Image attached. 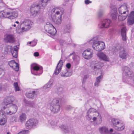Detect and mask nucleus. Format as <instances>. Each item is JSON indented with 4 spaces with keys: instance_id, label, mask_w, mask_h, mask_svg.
<instances>
[{
    "instance_id": "obj_9",
    "label": "nucleus",
    "mask_w": 134,
    "mask_h": 134,
    "mask_svg": "<svg viewBox=\"0 0 134 134\" xmlns=\"http://www.w3.org/2000/svg\"><path fill=\"white\" fill-rule=\"evenodd\" d=\"M31 73L36 75H40L43 71L42 67L36 64L31 65Z\"/></svg>"
},
{
    "instance_id": "obj_2",
    "label": "nucleus",
    "mask_w": 134,
    "mask_h": 134,
    "mask_svg": "<svg viewBox=\"0 0 134 134\" xmlns=\"http://www.w3.org/2000/svg\"><path fill=\"white\" fill-rule=\"evenodd\" d=\"M63 12L62 8L59 7H55L52 9V14L51 17L54 23L57 24H59L62 22V15Z\"/></svg>"
},
{
    "instance_id": "obj_20",
    "label": "nucleus",
    "mask_w": 134,
    "mask_h": 134,
    "mask_svg": "<svg viewBox=\"0 0 134 134\" xmlns=\"http://www.w3.org/2000/svg\"><path fill=\"white\" fill-rule=\"evenodd\" d=\"M71 28V25L70 23V19H68L66 22L64 31L65 32H69L70 31V30Z\"/></svg>"
},
{
    "instance_id": "obj_55",
    "label": "nucleus",
    "mask_w": 134,
    "mask_h": 134,
    "mask_svg": "<svg viewBox=\"0 0 134 134\" xmlns=\"http://www.w3.org/2000/svg\"><path fill=\"white\" fill-rule=\"evenodd\" d=\"M85 3L86 4H88L90 3H91V1H90L89 0H86L85 1Z\"/></svg>"
},
{
    "instance_id": "obj_34",
    "label": "nucleus",
    "mask_w": 134,
    "mask_h": 134,
    "mask_svg": "<svg viewBox=\"0 0 134 134\" xmlns=\"http://www.w3.org/2000/svg\"><path fill=\"white\" fill-rule=\"evenodd\" d=\"M103 65V64H102L100 62H98L95 64L93 66H92V69L96 70V69L101 68Z\"/></svg>"
},
{
    "instance_id": "obj_42",
    "label": "nucleus",
    "mask_w": 134,
    "mask_h": 134,
    "mask_svg": "<svg viewBox=\"0 0 134 134\" xmlns=\"http://www.w3.org/2000/svg\"><path fill=\"white\" fill-rule=\"evenodd\" d=\"M12 47L10 46H6L4 48V53L7 54L8 52L9 51L11 52V50L12 49Z\"/></svg>"
},
{
    "instance_id": "obj_5",
    "label": "nucleus",
    "mask_w": 134,
    "mask_h": 134,
    "mask_svg": "<svg viewBox=\"0 0 134 134\" xmlns=\"http://www.w3.org/2000/svg\"><path fill=\"white\" fill-rule=\"evenodd\" d=\"M128 5L126 3H123L119 8V15L118 19L122 21L125 20L128 15L129 13Z\"/></svg>"
},
{
    "instance_id": "obj_48",
    "label": "nucleus",
    "mask_w": 134,
    "mask_h": 134,
    "mask_svg": "<svg viewBox=\"0 0 134 134\" xmlns=\"http://www.w3.org/2000/svg\"><path fill=\"white\" fill-rule=\"evenodd\" d=\"M104 11L103 10H100L99 11L98 14V17H100L103 15Z\"/></svg>"
},
{
    "instance_id": "obj_57",
    "label": "nucleus",
    "mask_w": 134,
    "mask_h": 134,
    "mask_svg": "<svg viewBox=\"0 0 134 134\" xmlns=\"http://www.w3.org/2000/svg\"><path fill=\"white\" fill-rule=\"evenodd\" d=\"M34 55L35 57H38L39 55V53L37 52H35L34 53Z\"/></svg>"
},
{
    "instance_id": "obj_51",
    "label": "nucleus",
    "mask_w": 134,
    "mask_h": 134,
    "mask_svg": "<svg viewBox=\"0 0 134 134\" xmlns=\"http://www.w3.org/2000/svg\"><path fill=\"white\" fill-rule=\"evenodd\" d=\"M129 82L130 83H128V84L134 87V77L132 79V80L130 81Z\"/></svg>"
},
{
    "instance_id": "obj_35",
    "label": "nucleus",
    "mask_w": 134,
    "mask_h": 134,
    "mask_svg": "<svg viewBox=\"0 0 134 134\" xmlns=\"http://www.w3.org/2000/svg\"><path fill=\"white\" fill-rule=\"evenodd\" d=\"M53 79H51L48 83L44 87V88L46 89L49 88L53 83Z\"/></svg>"
},
{
    "instance_id": "obj_3",
    "label": "nucleus",
    "mask_w": 134,
    "mask_h": 134,
    "mask_svg": "<svg viewBox=\"0 0 134 134\" xmlns=\"http://www.w3.org/2000/svg\"><path fill=\"white\" fill-rule=\"evenodd\" d=\"M18 15V12L15 9H7L0 12V18H7L12 19L16 18Z\"/></svg>"
},
{
    "instance_id": "obj_6",
    "label": "nucleus",
    "mask_w": 134,
    "mask_h": 134,
    "mask_svg": "<svg viewBox=\"0 0 134 134\" xmlns=\"http://www.w3.org/2000/svg\"><path fill=\"white\" fill-rule=\"evenodd\" d=\"M89 43L92 44V48L97 51H101L105 47L104 43L98 40L97 37L93 38L89 41Z\"/></svg>"
},
{
    "instance_id": "obj_38",
    "label": "nucleus",
    "mask_w": 134,
    "mask_h": 134,
    "mask_svg": "<svg viewBox=\"0 0 134 134\" xmlns=\"http://www.w3.org/2000/svg\"><path fill=\"white\" fill-rule=\"evenodd\" d=\"M55 28L54 26L52 24H50L49 23H47V24L45 26V29L46 31L47 32V30H49V31L51 30V27Z\"/></svg>"
},
{
    "instance_id": "obj_23",
    "label": "nucleus",
    "mask_w": 134,
    "mask_h": 134,
    "mask_svg": "<svg viewBox=\"0 0 134 134\" xmlns=\"http://www.w3.org/2000/svg\"><path fill=\"white\" fill-rule=\"evenodd\" d=\"M97 55L100 59L105 61H108L109 60L108 57L103 53H98L97 54Z\"/></svg>"
},
{
    "instance_id": "obj_44",
    "label": "nucleus",
    "mask_w": 134,
    "mask_h": 134,
    "mask_svg": "<svg viewBox=\"0 0 134 134\" xmlns=\"http://www.w3.org/2000/svg\"><path fill=\"white\" fill-rule=\"evenodd\" d=\"M13 86L15 91H20V88L19 87L18 82H14L13 83Z\"/></svg>"
},
{
    "instance_id": "obj_43",
    "label": "nucleus",
    "mask_w": 134,
    "mask_h": 134,
    "mask_svg": "<svg viewBox=\"0 0 134 134\" xmlns=\"http://www.w3.org/2000/svg\"><path fill=\"white\" fill-rule=\"evenodd\" d=\"M96 110L93 108H91L88 110L87 113H92L93 116H95V113H97L96 112Z\"/></svg>"
},
{
    "instance_id": "obj_33",
    "label": "nucleus",
    "mask_w": 134,
    "mask_h": 134,
    "mask_svg": "<svg viewBox=\"0 0 134 134\" xmlns=\"http://www.w3.org/2000/svg\"><path fill=\"white\" fill-rule=\"evenodd\" d=\"M126 28L124 27L121 29V31L122 40L124 41H125L126 40Z\"/></svg>"
},
{
    "instance_id": "obj_21",
    "label": "nucleus",
    "mask_w": 134,
    "mask_h": 134,
    "mask_svg": "<svg viewBox=\"0 0 134 134\" xmlns=\"http://www.w3.org/2000/svg\"><path fill=\"white\" fill-rule=\"evenodd\" d=\"M26 96L27 98L33 99L36 96V92L35 91L31 90L26 93Z\"/></svg>"
},
{
    "instance_id": "obj_4",
    "label": "nucleus",
    "mask_w": 134,
    "mask_h": 134,
    "mask_svg": "<svg viewBox=\"0 0 134 134\" xmlns=\"http://www.w3.org/2000/svg\"><path fill=\"white\" fill-rule=\"evenodd\" d=\"M123 81L127 83H130L129 81L132 80L134 77V74L130 68L126 66L122 68Z\"/></svg>"
},
{
    "instance_id": "obj_24",
    "label": "nucleus",
    "mask_w": 134,
    "mask_h": 134,
    "mask_svg": "<svg viewBox=\"0 0 134 134\" xmlns=\"http://www.w3.org/2000/svg\"><path fill=\"white\" fill-rule=\"evenodd\" d=\"M72 74V72L68 69H66L62 71L60 73L61 76L63 77H69Z\"/></svg>"
},
{
    "instance_id": "obj_7",
    "label": "nucleus",
    "mask_w": 134,
    "mask_h": 134,
    "mask_svg": "<svg viewBox=\"0 0 134 134\" xmlns=\"http://www.w3.org/2000/svg\"><path fill=\"white\" fill-rule=\"evenodd\" d=\"M59 100L58 98H55L52 101L51 104H48L51 111L54 113H57L59 111L60 105Z\"/></svg>"
},
{
    "instance_id": "obj_52",
    "label": "nucleus",
    "mask_w": 134,
    "mask_h": 134,
    "mask_svg": "<svg viewBox=\"0 0 134 134\" xmlns=\"http://www.w3.org/2000/svg\"><path fill=\"white\" fill-rule=\"evenodd\" d=\"M43 21V17L42 16H39L37 19V21L39 23H41Z\"/></svg>"
},
{
    "instance_id": "obj_15",
    "label": "nucleus",
    "mask_w": 134,
    "mask_h": 134,
    "mask_svg": "<svg viewBox=\"0 0 134 134\" xmlns=\"http://www.w3.org/2000/svg\"><path fill=\"white\" fill-rule=\"evenodd\" d=\"M111 22V20L109 19H102L98 25V27L100 28H107L109 26Z\"/></svg>"
},
{
    "instance_id": "obj_14",
    "label": "nucleus",
    "mask_w": 134,
    "mask_h": 134,
    "mask_svg": "<svg viewBox=\"0 0 134 134\" xmlns=\"http://www.w3.org/2000/svg\"><path fill=\"white\" fill-rule=\"evenodd\" d=\"M110 15L112 19L115 20L116 19L118 16L117 9L115 6L111 5L110 7Z\"/></svg>"
},
{
    "instance_id": "obj_32",
    "label": "nucleus",
    "mask_w": 134,
    "mask_h": 134,
    "mask_svg": "<svg viewBox=\"0 0 134 134\" xmlns=\"http://www.w3.org/2000/svg\"><path fill=\"white\" fill-rule=\"evenodd\" d=\"M96 116L95 118H96V123L97 124H99L102 122V119L100 114L98 113H95V116Z\"/></svg>"
},
{
    "instance_id": "obj_58",
    "label": "nucleus",
    "mask_w": 134,
    "mask_h": 134,
    "mask_svg": "<svg viewBox=\"0 0 134 134\" xmlns=\"http://www.w3.org/2000/svg\"><path fill=\"white\" fill-rule=\"evenodd\" d=\"M72 108L70 106H68L67 108V109L68 110H70Z\"/></svg>"
},
{
    "instance_id": "obj_12",
    "label": "nucleus",
    "mask_w": 134,
    "mask_h": 134,
    "mask_svg": "<svg viewBox=\"0 0 134 134\" xmlns=\"http://www.w3.org/2000/svg\"><path fill=\"white\" fill-rule=\"evenodd\" d=\"M41 8L39 5L37 4L36 5H32L30 9L31 14L33 16H35L39 14L40 9Z\"/></svg>"
},
{
    "instance_id": "obj_10",
    "label": "nucleus",
    "mask_w": 134,
    "mask_h": 134,
    "mask_svg": "<svg viewBox=\"0 0 134 134\" xmlns=\"http://www.w3.org/2000/svg\"><path fill=\"white\" fill-rule=\"evenodd\" d=\"M112 125L115 129L118 131L123 130L125 128L124 124L121 123L119 120L115 118H113L111 120Z\"/></svg>"
},
{
    "instance_id": "obj_25",
    "label": "nucleus",
    "mask_w": 134,
    "mask_h": 134,
    "mask_svg": "<svg viewBox=\"0 0 134 134\" xmlns=\"http://www.w3.org/2000/svg\"><path fill=\"white\" fill-rule=\"evenodd\" d=\"M127 53L124 48H121L119 53V57L122 59H126L128 56Z\"/></svg>"
},
{
    "instance_id": "obj_59",
    "label": "nucleus",
    "mask_w": 134,
    "mask_h": 134,
    "mask_svg": "<svg viewBox=\"0 0 134 134\" xmlns=\"http://www.w3.org/2000/svg\"><path fill=\"white\" fill-rule=\"evenodd\" d=\"M3 4V6H5V4L4 3H3V2H2V3H0V4Z\"/></svg>"
},
{
    "instance_id": "obj_41",
    "label": "nucleus",
    "mask_w": 134,
    "mask_h": 134,
    "mask_svg": "<svg viewBox=\"0 0 134 134\" xmlns=\"http://www.w3.org/2000/svg\"><path fill=\"white\" fill-rule=\"evenodd\" d=\"M73 58L76 64L77 65L79 63L80 59L79 56L76 55L74 56V57H73Z\"/></svg>"
},
{
    "instance_id": "obj_11",
    "label": "nucleus",
    "mask_w": 134,
    "mask_h": 134,
    "mask_svg": "<svg viewBox=\"0 0 134 134\" xmlns=\"http://www.w3.org/2000/svg\"><path fill=\"white\" fill-rule=\"evenodd\" d=\"M13 97H8L5 99L6 102H9L10 101L11 102L10 104L9 105V108L10 111V113H12V114L16 113L17 110V106L15 104H13L12 103L13 100L12 98ZM10 112V111H9Z\"/></svg>"
},
{
    "instance_id": "obj_46",
    "label": "nucleus",
    "mask_w": 134,
    "mask_h": 134,
    "mask_svg": "<svg viewBox=\"0 0 134 134\" xmlns=\"http://www.w3.org/2000/svg\"><path fill=\"white\" fill-rule=\"evenodd\" d=\"M18 116L16 115H14L11 116L10 119L11 121L13 122H16L17 120Z\"/></svg>"
},
{
    "instance_id": "obj_50",
    "label": "nucleus",
    "mask_w": 134,
    "mask_h": 134,
    "mask_svg": "<svg viewBox=\"0 0 134 134\" xmlns=\"http://www.w3.org/2000/svg\"><path fill=\"white\" fill-rule=\"evenodd\" d=\"M37 40H34L32 41V43L31 46L32 47L36 45L37 43Z\"/></svg>"
},
{
    "instance_id": "obj_27",
    "label": "nucleus",
    "mask_w": 134,
    "mask_h": 134,
    "mask_svg": "<svg viewBox=\"0 0 134 134\" xmlns=\"http://www.w3.org/2000/svg\"><path fill=\"white\" fill-rule=\"evenodd\" d=\"M93 115L92 113H87L86 118L87 119L91 122H93L96 121V118L95 117H93Z\"/></svg>"
},
{
    "instance_id": "obj_28",
    "label": "nucleus",
    "mask_w": 134,
    "mask_h": 134,
    "mask_svg": "<svg viewBox=\"0 0 134 134\" xmlns=\"http://www.w3.org/2000/svg\"><path fill=\"white\" fill-rule=\"evenodd\" d=\"M50 1V0H40L39 1V5L41 7H42V9H44Z\"/></svg>"
},
{
    "instance_id": "obj_13",
    "label": "nucleus",
    "mask_w": 134,
    "mask_h": 134,
    "mask_svg": "<svg viewBox=\"0 0 134 134\" xmlns=\"http://www.w3.org/2000/svg\"><path fill=\"white\" fill-rule=\"evenodd\" d=\"M38 123V120L36 119H31L27 121L25 124L26 128L30 129L36 126Z\"/></svg>"
},
{
    "instance_id": "obj_31",
    "label": "nucleus",
    "mask_w": 134,
    "mask_h": 134,
    "mask_svg": "<svg viewBox=\"0 0 134 134\" xmlns=\"http://www.w3.org/2000/svg\"><path fill=\"white\" fill-rule=\"evenodd\" d=\"M99 130L101 134H108L109 133L108 129L104 126L99 127Z\"/></svg>"
},
{
    "instance_id": "obj_61",
    "label": "nucleus",
    "mask_w": 134,
    "mask_h": 134,
    "mask_svg": "<svg viewBox=\"0 0 134 134\" xmlns=\"http://www.w3.org/2000/svg\"><path fill=\"white\" fill-rule=\"evenodd\" d=\"M110 131L111 132H112L113 131V129H110Z\"/></svg>"
},
{
    "instance_id": "obj_18",
    "label": "nucleus",
    "mask_w": 134,
    "mask_h": 134,
    "mask_svg": "<svg viewBox=\"0 0 134 134\" xmlns=\"http://www.w3.org/2000/svg\"><path fill=\"white\" fill-rule=\"evenodd\" d=\"M63 64V61L60 60L56 67V69L54 71V74L57 75L60 72L62 69Z\"/></svg>"
},
{
    "instance_id": "obj_19",
    "label": "nucleus",
    "mask_w": 134,
    "mask_h": 134,
    "mask_svg": "<svg viewBox=\"0 0 134 134\" xmlns=\"http://www.w3.org/2000/svg\"><path fill=\"white\" fill-rule=\"evenodd\" d=\"M9 66L13 68L15 71H18L19 70V66L18 64L16 63L14 60H12L9 62Z\"/></svg>"
},
{
    "instance_id": "obj_60",
    "label": "nucleus",
    "mask_w": 134,
    "mask_h": 134,
    "mask_svg": "<svg viewBox=\"0 0 134 134\" xmlns=\"http://www.w3.org/2000/svg\"><path fill=\"white\" fill-rule=\"evenodd\" d=\"M32 43V41L30 42H28L27 43V44H31Z\"/></svg>"
},
{
    "instance_id": "obj_29",
    "label": "nucleus",
    "mask_w": 134,
    "mask_h": 134,
    "mask_svg": "<svg viewBox=\"0 0 134 134\" xmlns=\"http://www.w3.org/2000/svg\"><path fill=\"white\" fill-rule=\"evenodd\" d=\"M18 47L16 46H14L11 50V53L13 57L16 58L18 56L17 51Z\"/></svg>"
},
{
    "instance_id": "obj_49",
    "label": "nucleus",
    "mask_w": 134,
    "mask_h": 134,
    "mask_svg": "<svg viewBox=\"0 0 134 134\" xmlns=\"http://www.w3.org/2000/svg\"><path fill=\"white\" fill-rule=\"evenodd\" d=\"M29 132L28 130H25L19 132L18 134H27Z\"/></svg>"
},
{
    "instance_id": "obj_45",
    "label": "nucleus",
    "mask_w": 134,
    "mask_h": 134,
    "mask_svg": "<svg viewBox=\"0 0 134 134\" xmlns=\"http://www.w3.org/2000/svg\"><path fill=\"white\" fill-rule=\"evenodd\" d=\"M49 122L52 126H58V121L57 120H50Z\"/></svg>"
},
{
    "instance_id": "obj_53",
    "label": "nucleus",
    "mask_w": 134,
    "mask_h": 134,
    "mask_svg": "<svg viewBox=\"0 0 134 134\" xmlns=\"http://www.w3.org/2000/svg\"><path fill=\"white\" fill-rule=\"evenodd\" d=\"M35 104L33 102H30L29 103V106L30 107H33Z\"/></svg>"
},
{
    "instance_id": "obj_36",
    "label": "nucleus",
    "mask_w": 134,
    "mask_h": 134,
    "mask_svg": "<svg viewBox=\"0 0 134 134\" xmlns=\"http://www.w3.org/2000/svg\"><path fill=\"white\" fill-rule=\"evenodd\" d=\"M88 76L87 75H85L84 76L82 81V89L84 90H86V89L85 87V84L86 79L88 78Z\"/></svg>"
},
{
    "instance_id": "obj_40",
    "label": "nucleus",
    "mask_w": 134,
    "mask_h": 134,
    "mask_svg": "<svg viewBox=\"0 0 134 134\" xmlns=\"http://www.w3.org/2000/svg\"><path fill=\"white\" fill-rule=\"evenodd\" d=\"M26 119V115L25 113H22V114L20 116L19 119L20 122L25 121Z\"/></svg>"
},
{
    "instance_id": "obj_30",
    "label": "nucleus",
    "mask_w": 134,
    "mask_h": 134,
    "mask_svg": "<svg viewBox=\"0 0 134 134\" xmlns=\"http://www.w3.org/2000/svg\"><path fill=\"white\" fill-rule=\"evenodd\" d=\"M103 78V76L102 75H100L97 77L94 83V86L97 87H98Z\"/></svg>"
},
{
    "instance_id": "obj_1",
    "label": "nucleus",
    "mask_w": 134,
    "mask_h": 134,
    "mask_svg": "<svg viewBox=\"0 0 134 134\" xmlns=\"http://www.w3.org/2000/svg\"><path fill=\"white\" fill-rule=\"evenodd\" d=\"M5 100L2 103V108L3 109V112L0 111V125H3L7 122V115H11L12 114V113H10V111L9 105L11 102L10 101L7 102Z\"/></svg>"
},
{
    "instance_id": "obj_26",
    "label": "nucleus",
    "mask_w": 134,
    "mask_h": 134,
    "mask_svg": "<svg viewBox=\"0 0 134 134\" xmlns=\"http://www.w3.org/2000/svg\"><path fill=\"white\" fill-rule=\"evenodd\" d=\"M63 86L62 85H57L55 86V92L59 94H62L63 92Z\"/></svg>"
},
{
    "instance_id": "obj_16",
    "label": "nucleus",
    "mask_w": 134,
    "mask_h": 134,
    "mask_svg": "<svg viewBox=\"0 0 134 134\" xmlns=\"http://www.w3.org/2000/svg\"><path fill=\"white\" fill-rule=\"evenodd\" d=\"M93 54L92 50L91 49H87L83 52L82 56L85 58L87 59L92 57Z\"/></svg>"
},
{
    "instance_id": "obj_39",
    "label": "nucleus",
    "mask_w": 134,
    "mask_h": 134,
    "mask_svg": "<svg viewBox=\"0 0 134 134\" xmlns=\"http://www.w3.org/2000/svg\"><path fill=\"white\" fill-rule=\"evenodd\" d=\"M62 129V130L65 133H67L69 131V129L68 127L64 125H62L59 126Z\"/></svg>"
},
{
    "instance_id": "obj_54",
    "label": "nucleus",
    "mask_w": 134,
    "mask_h": 134,
    "mask_svg": "<svg viewBox=\"0 0 134 134\" xmlns=\"http://www.w3.org/2000/svg\"><path fill=\"white\" fill-rule=\"evenodd\" d=\"M66 66L67 68L69 69L71 66V65L70 63H68L66 65Z\"/></svg>"
},
{
    "instance_id": "obj_56",
    "label": "nucleus",
    "mask_w": 134,
    "mask_h": 134,
    "mask_svg": "<svg viewBox=\"0 0 134 134\" xmlns=\"http://www.w3.org/2000/svg\"><path fill=\"white\" fill-rule=\"evenodd\" d=\"M4 72V70L3 68L0 67V75Z\"/></svg>"
},
{
    "instance_id": "obj_37",
    "label": "nucleus",
    "mask_w": 134,
    "mask_h": 134,
    "mask_svg": "<svg viewBox=\"0 0 134 134\" xmlns=\"http://www.w3.org/2000/svg\"><path fill=\"white\" fill-rule=\"evenodd\" d=\"M51 30L49 31V30H47V32H48L49 34L51 35H54L56 34L57 31L56 29L55 28H51Z\"/></svg>"
},
{
    "instance_id": "obj_8",
    "label": "nucleus",
    "mask_w": 134,
    "mask_h": 134,
    "mask_svg": "<svg viewBox=\"0 0 134 134\" xmlns=\"http://www.w3.org/2000/svg\"><path fill=\"white\" fill-rule=\"evenodd\" d=\"M20 24V27L22 32L29 30L32 27L33 23L30 20L25 19L23 21H21Z\"/></svg>"
},
{
    "instance_id": "obj_22",
    "label": "nucleus",
    "mask_w": 134,
    "mask_h": 134,
    "mask_svg": "<svg viewBox=\"0 0 134 134\" xmlns=\"http://www.w3.org/2000/svg\"><path fill=\"white\" fill-rule=\"evenodd\" d=\"M134 23V11H132L128 17L127 23L129 25L133 24Z\"/></svg>"
},
{
    "instance_id": "obj_47",
    "label": "nucleus",
    "mask_w": 134,
    "mask_h": 134,
    "mask_svg": "<svg viewBox=\"0 0 134 134\" xmlns=\"http://www.w3.org/2000/svg\"><path fill=\"white\" fill-rule=\"evenodd\" d=\"M58 41L59 42L60 44L62 46H64L66 42L64 41L61 39H59L58 40Z\"/></svg>"
},
{
    "instance_id": "obj_64",
    "label": "nucleus",
    "mask_w": 134,
    "mask_h": 134,
    "mask_svg": "<svg viewBox=\"0 0 134 134\" xmlns=\"http://www.w3.org/2000/svg\"><path fill=\"white\" fill-rule=\"evenodd\" d=\"M131 134H134V130L132 132Z\"/></svg>"
},
{
    "instance_id": "obj_17",
    "label": "nucleus",
    "mask_w": 134,
    "mask_h": 134,
    "mask_svg": "<svg viewBox=\"0 0 134 134\" xmlns=\"http://www.w3.org/2000/svg\"><path fill=\"white\" fill-rule=\"evenodd\" d=\"M4 40L6 43H13L15 41V39L13 35L6 34L4 36Z\"/></svg>"
},
{
    "instance_id": "obj_63",
    "label": "nucleus",
    "mask_w": 134,
    "mask_h": 134,
    "mask_svg": "<svg viewBox=\"0 0 134 134\" xmlns=\"http://www.w3.org/2000/svg\"><path fill=\"white\" fill-rule=\"evenodd\" d=\"M12 26L14 27H15L16 26V25L15 24H14L13 25H12Z\"/></svg>"
},
{
    "instance_id": "obj_62",
    "label": "nucleus",
    "mask_w": 134,
    "mask_h": 134,
    "mask_svg": "<svg viewBox=\"0 0 134 134\" xmlns=\"http://www.w3.org/2000/svg\"><path fill=\"white\" fill-rule=\"evenodd\" d=\"M2 89V86L1 84H0V90H1Z\"/></svg>"
}]
</instances>
